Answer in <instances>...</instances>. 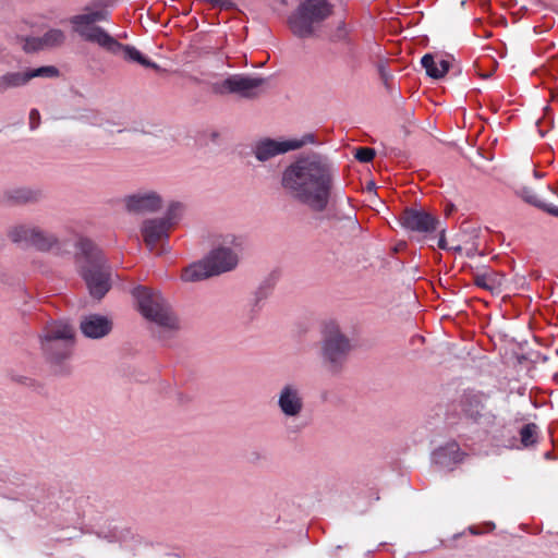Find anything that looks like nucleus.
Returning <instances> with one entry per match:
<instances>
[{"label": "nucleus", "instance_id": "obj_1", "mask_svg": "<svg viewBox=\"0 0 558 558\" xmlns=\"http://www.w3.org/2000/svg\"><path fill=\"white\" fill-rule=\"evenodd\" d=\"M281 186L294 201L323 211L332 187L331 167L320 155L302 156L283 170Z\"/></svg>", "mask_w": 558, "mask_h": 558}, {"label": "nucleus", "instance_id": "obj_2", "mask_svg": "<svg viewBox=\"0 0 558 558\" xmlns=\"http://www.w3.org/2000/svg\"><path fill=\"white\" fill-rule=\"evenodd\" d=\"M109 12L106 9L90 10L88 7L81 14L70 19L73 31L84 40L97 44L107 51L118 54L122 53L124 59L137 62L145 68L158 69V65L145 58L135 47L123 45L95 23L107 21Z\"/></svg>", "mask_w": 558, "mask_h": 558}, {"label": "nucleus", "instance_id": "obj_3", "mask_svg": "<svg viewBox=\"0 0 558 558\" xmlns=\"http://www.w3.org/2000/svg\"><path fill=\"white\" fill-rule=\"evenodd\" d=\"M77 264L89 293L101 299L111 287V270L102 252L88 239L77 242Z\"/></svg>", "mask_w": 558, "mask_h": 558}, {"label": "nucleus", "instance_id": "obj_4", "mask_svg": "<svg viewBox=\"0 0 558 558\" xmlns=\"http://www.w3.org/2000/svg\"><path fill=\"white\" fill-rule=\"evenodd\" d=\"M331 13L332 5L327 0H300L288 19V25L292 34L301 39L317 38Z\"/></svg>", "mask_w": 558, "mask_h": 558}, {"label": "nucleus", "instance_id": "obj_5", "mask_svg": "<svg viewBox=\"0 0 558 558\" xmlns=\"http://www.w3.org/2000/svg\"><path fill=\"white\" fill-rule=\"evenodd\" d=\"M142 316L165 330H177L180 323L169 302L156 290L137 287L133 291Z\"/></svg>", "mask_w": 558, "mask_h": 558}, {"label": "nucleus", "instance_id": "obj_6", "mask_svg": "<svg viewBox=\"0 0 558 558\" xmlns=\"http://www.w3.org/2000/svg\"><path fill=\"white\" fill-rule=\"evenodd\" d=\"M351 348L350 340L337 327L327 329L322 342V357L327 369L332 374L340 373Z\"/></svg>", "mask_w": 558, "mask_h": 558}, {"label": "nucleus", "instance_id": "obj_7", "mask_svg": "<svg viewBox=\"0 0 558 558\" xmlns=\"http://www.w3.org/2000/svg\"><path fill=\"white\" fill-rule=\"evenodd\" d=\"M242 236L226 235L222 244L214 248L207 256L211 271L217 276L234 269L239 263V254L243 248Z\"/></svg>", "mask_w": 558, "mask_h": 558}, {"label": "nucleus", "instance_id": "obj_8", "mask_svg": "<svg viewBox=\"0 0 558 558\" xmlns=\"http://www.w3.org/2000/svg\"><path fill=\"white\" fill-rule=\"evenodd\" d=\"M276 404L286 423L296 422L305 410V396L296 383L283 384L277 395Z\"/></svg>", "mask_w": 558, "mask_h": 558}, {"label": "nucleus", "instance_id": "obj_9", "mask_svg": "<svg viewBox=\"0 0 558 558\" xmlns=\"http://www.w3.org/2000/svg\"><path fill=\"white\" fill-rule=\"evenodd\" d=\"M265 83L266 80L262 77L234 74L215 83L213 88L218 94L229 93L243 98H255L262 94Z\"/></svg>", "mask_w": 558, "mask_h": 558}, {"label": "nucleus", "instance_id": "obj_10", "mask_svg": "<svg viewBox=\"0 0 558 558\" xmlns=\"http://www.w3.org/2000/svg\"><path fill=\"white\" fill-rule=\"evenodd\" d=\"M308 143H314L313 134H305L301 138L272 140L263 138L255 143L253 151L259 161H267L276 156L296 150Z\"/></svg>", "mask_w": 558, "mask_h": 558}, {"label": "nucleus", "instance_id": "obj_11", "mask_svg": "<svg viewBox=\"0 0 558 558\" xmlns=\"http://www.w3.org/2000/svg\"><path fill=\"white\" fill-rule=\"evenodd\" d=\"M162 196L149 189L137 190L123 198L125 210L132 214L155 213L162 207Z\"/></svg>", "mask_w": 558, "mask_h": 558}, {"label": "nucleus", "instance_id": "obj_12", "mask_svg": "<svg viewBox=\"0 0 558 558\" xmlns=\"http://www.w3.org/2000/svg\"><path fill=\"white\" fill-rule=\"evenodd\" d=\"M402 227L408 230L428 233L436 230L437 219L430 214L416 208H407L400 216Z\"/></svg>", "mask_w": 558, "mask_h": 558}, {"label": "nucleus", "instance_id": "obj_13", "mask_svg": "<svg viewBox=\"0 0 558 558\" xmlns=\"http://www.w3.org/2000/svg\"><path fill=\"white\" fill-rule=\"evenodd\" d=\"M171 228L160 217L143 221L141 233L149 251H154L159 243L169 238Z\"/></svg>", "mask_w": 558, "mask_h": 558}, {"label": "nucleus", "instance_id": "obj_14", "mask_svg": "<svg viewBox=\"0 0 558 558\" xmlns=\"http://www.w3.org/2000/svg\"><path fill=\"white\" fill-rule=\"evenodd\" d=\"M112 322L107 316L89 314L84 316L80 323L82 333L89 339H101L112 330Z\"/></svg>", "mask_w": 558, "mask_h": 558}, {"label": "nucleus", "instance_id": "obj_15", "mask_svg": "<svg viewBox=\"0 0 558 558\" xmlns=\"http://www.w3.org/2000/svg\"><path fill=\"white\" fill-rule=\"evenodd\" d=\"M465 453L461 451L457 442H448L433 452V461L440 468L452 470L462 462Z\"/></svg>", "mask_w": 558, "mask_h": 558}, {"label": "nucleus", "instance_id": "obj_16", "mask_svg": "<svg viewBox=\"0 0 558 558\" xmlns=\"http://www.w3.org/2000/svg\"><path fill=\"white\" fill-rule=\"evenodd\" d=\"M65 35L61 29L52 28L46 32L41 37H28L25 39L24 49L26 51H36L47 48H54L64 43Z\"/></svg>", "mask_w": 558, "mask_h": 558}, {"label": "nucleus", "instance_id": "obj_17", "mask_svg": "<svg viewBox=\"0 0 558 558\" xmlns=\"http://www.w3.org/2000/svg\"><path fill=\"white\" fill-rule=\"evenodd\" d=\"M74 339L63 340H41V350L47 359L53 363H59L68 359L72 353Z\"/></svg>", "mask_w": 558, "mask_h": 558}, {"label": "nucleus", "instance_id": "obj_18", "mask_svg": "<svg viewBox=\"0 0 558 558\" xmlns=\"http://www.w3.org/2000/svg\"><path fill=\"white\" fill-rule=\"evenodd\" d=\"M487 396L483 392L465 393L462 402L463 412L474 421L483 416Z\"/></svg>", "mask_w": 558, "mask_h": 558}, {"label": "nucleus", "instance_id": "obj_19", "mask_svg": "<svg viewBox=\"0 0 558 558\" xmlns=\"http://www.w3.org/2000/svg\"><path fill=\"white\" fill-rule=\"evenodd\" d=\"M473 282L476 287L487 290L490 293H499L504 283V276L495 270L486 269L482 272L474 274Z\"/></svg>", "mask_w": 558, "mask_h": 558}, {"label": "nucleus", "instance_id": "obj_20", "mask_svg": "<svg viewBox=\"0 0 558 558\" xmlns=\"http://www.w3.org/2000/svg\"><path fill=\"white\" fill-rule=\"evenodd\" d=\"M216 276L211 271V266L207 257L203 262L194 263L183 269L181 279L185 282H195Z\"/></svg>", "mask_w": 558, "mask_h": 558}, {"label": "nucleus", "instance_id": "obj_21", "mask_svg": "<svg viewBox=\"0 0 558 558\" xmlns=\"http://www.w3.org/2000/svg\"><path fill=\"white\" fill-rule=\"evenodd\" d=\"M74 339L73 327L64 322H51L46 325L44 333L40 337L41 340H63Z\"/></svg>", "mask_w": 558, "mask_h": 558}, {"label": "nucleus", "instance_id": "obj_22", "mask_svg": "<svg viewBox=\"0 0 558 558\" xmlns=\"http://www.w3.org/2000/svg\"><path fill=\"white\" fill-rule=\"evenodd\" d=\"M36 229L34 225L17 223L9 228L8 238L15 244L29 246Z\"/></svg>", "mask_w": 558, "mask_h": 558}, {"label": "nucleus", "instance_id": "obj_23", "mask_svg": "<svg viewBox=\"0 0 558 558\" xmlns=\"http://www.w3.org/2000/svg\"><path fill=\"white\" fill-rule=\"evenodd\" d=\"M426 74L433 78H441L449 71L450 63L445 59H435L432 54H425L421 60Z\"/></svg>", "mask_w": 558, "mask_h": 558}, {"label": "nucleus", "instance_id": "obj_24", "mask_svg": "<svg viewBox=\"0 0 558 558\" xmlns=\"http://www.w3.org/2000/svg\"><path fill=\"white\" fill-rule=\"evenodd\" d=\"M40 192L31 187H15L8 190L4 197L13 204H28L37 202L40 198Z\"/></svg>", "mask_w": 558, "mask_h": 558}, {"label": "nucleus", "instance_id": "obj_25", "mask_svg": "<svg viewBox=\"0 0 558 558\" xmlns=\"http://www.w3.org/2000/svg\"><path fill=\"white\" fill-rule=\"evenodd\" d=\"M29 246L41 252H49L59 248V241L52 233L37 227Z\"/></svg>", "mask_w": 558, "mask_h": 558}, {"label": "nucleus", "instance_id": "obj_26", "mask_svg": "<svg viewBox=\"0 0 558 558\" xmlns=\"http://www.w3.org/2000/svg\"><path fill=\"white\" fill-rule=\"evenodd\" d=\"M28 83L25 72H7L0 76V94L10 88H17Z\"/></svg>", "mask_w": 558, "mask_h": 558}, {"label": "nucleus", "instance_id": "obj_27", "mask_svg": "<svg viewBox=\"0 0 558 558\" xmlns=\"http://www.w3.org/2000/svg\"><path fill=\"white\" fill-rule=\"evenodd\" d=\"M519 436L523 448L533 447L539 440V428L535 423H527L520 428Z\"/></svg>", "mask_w": 558, "mask_h": 558}, {"label": "nucleus", "instance_id": "obj_28", "mask_svg": "<svg viewBox=\"0 0 558 558\" xmlns=\"http://www.w3.org/2000/svg\"><path fill=\"white\" fill-rule=\"evenodd\" d=\"M184 210L183 204L172 202L169 204L163 217H160L172 229L181 219Z\"/></svg>", "mask_w": 558, "mask_h": 558}, {"label": "nucleus", "instance_id": "obj_29", "mask_svg": "<svg viewBox=\"0 0 558 558\" xmlns=\"http://www.w3.org/2000/svg\"><path fill=\"white\" fill-rule=\"evenodd\" d=\"M28 82L35 77H56L59 75V70L53 65L40 66L34 70H27Z\"/></svg>", "mask_w": 558, "mask_h": 558}, {"label": "nucleus", "instance_id": "obj_30", "mask_svg": "<svg viewBox=\"0 0 558 558\" xmlns=\"http://www.w3.org/2000/svg\"><path fill=\"white\" fill-rule=\"evenodd\" d=\"M519 195L527 204H531L538 208H545V203L542 201V198L537 195V193L534 190L530 187H522L519 192Z\"/></svg>", "mask_w": 558, "mask_h": 558}, {"label": "nucleus", "instance_id": "obj_31", "mask_svg": "<svg viewBox=\"0 0 558 558\" xmlns=\"http://www.w3.org/2000/svg\"><path fill=\"white\" fill-rule=\"evenodd\" d=\"M375 157V150L369 147H360L355 151V158L360 162H369Z\"/></svg>", "mask_w": 558, "mask_h": 558}, {"label": "nucleus", "instance_id": "obj_32", "mask_svg": "<svg viewBox=\"0 0 558 558\" xmlns=\"http://www.w3.org/2000/svg\"><path fill=\"white\" fill-rule=\"evenodd\" d=\"M29 128L35 130L39 126L40 123V113L37 109H32L29 112Z\"/></svg>", "mask_w": 558, "mask_h": 558}, {"label": "nucleus", "instance_id": "obj_33", "mask_svg": "<svg viewBox=\"0 0 558 558\" xmlns=\"http://www.w3.org/2000/svg\"><path fill=\"white\" fill-rule=\"evenodd\" d=\"M11 378L12 380L16 381V383H20L22 385H25V386H32L33 385V379L29 378V377H26V376H16V375H11Z\"/></svg>", "mask_w": 558, "mask_h": 558}, {"label": "nucleus", "instance_id": "obj_34", "mask_svg": "<svg viewBox=\"0 0 558 558\" xmlns=\"http://www.w3.org/2000/svg\"><path fill=\"white\" fill-rule=\"evenodd\" d=\"M545 211L549 213L553 216L558 217V207L557 206H548L545 204V208H543Z\"/></svg>", "mask_w": 558, "mask_h": 558}, {"label": "nucleus", "instance_id": "obj_35", "mask_svg": "<svg viewBox=\"0 0 558 558\" xmlns=\"http://www.w3.org/2000/svg\"><path fill=\"white\" fill-rule=\"evenodd\" d=\"M438 246H439L441 250H447V243H446V239H445V235H444V234L439 238Z\"/></svg>", "mask_w": 558, "mask_h": 558}, {"label": "nucleus", "instance_id": "obj_36", "mask_svg": "<svg viewBox=\"0 0 558 558\" xmlns=\"http://www.w3.org/2000/svg\"><path fill=\"white\" fill-rule=\"evenodd\" d=\"M287 428L290 433H298L302 427L299 425H287Z\"/></svg>", "mask_w": 558, "mask_h": 558}, {"label": "nucleus", "instance_id": "obj_37", "mask_svg": "<svg viewBox=\"0 0 558 558\" xmlns=\"http://www.w3.org/2000/svg\"><path fill=\"white\" fill-rule=\"evenodd\" d=\"M456 251H461L460 246L454 247Z\"/></svg>", "mask_w": 558, "mask_h": 558}]
</instances>
